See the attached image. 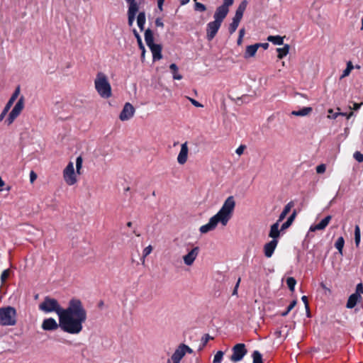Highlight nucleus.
Segmentation results:
<instances>
[{"label":"nucleus","mask_w":363,"mask_h":363,"mask_svg":"<svg viewBox=\"0 0 363 363\" xmlns=\"http://www.w3.org/2000/svg\"><path fill=\"white\" fill-rule=\"evenodd\" d=\"M233 354L230 357V359L233 362H238L241 361L245 355L247 353V350L245 347V345L243 343L236 344L232 348Z\"/></svg>","instance_id":"7"},{"label":"nucleus","mask_w":363,"mask_h":363,"mask_svg":"<svg viewBox=\"0 0 363 363\" xmlns=\"http://www.w3.org/2000/svg\"><path fill=\"white\" fill-rule=\"evenodd\" d=\"M296 216V212L294 211L292 214L288 218L287 220L284 222L281 226V230L287 229L294 222Z\"/></svg>","instance_id":"30"},{"label":"nucleus","mask_w":363,"mask_h":363,"mask_svg":"<svg viewBox=\"0 0 363 363\" xmlns=\"http://www.w3.org/2000/svg\"><path fill=\"white\" fill-rule=\"evenodd\" d=\"M189 100L191 101V103L196 107H203V105L201 104H200L199 101H197L196 100L194 99H191V98H188Z\"/></svg>","instance_id":"52"},{"label":"nucleus","mask_w":363,"mask_h":363,"mask_svg":"<svg viewBox=\"0 0 363 363\" xmlns=\"http://www.w3.org/2000/svg\"><path fill=\"white\" fill-rule=\"evenodd\" d=\"M94 86L101 98L108 99L112 96L111 86L107 76L104 72L97 73L94 79Z\"/></svg>","instance_id":"3"},{"label":"nucleus","mask_w":363,"mask_h":363,"mask_svg":"<svg viewBox=\"0 0 363 363\" xmlns=\"http://www.w3.org/2000/svg\"><path fill=\"white\" fill-rule=\"evenodd\" d=\"M353 157L358 162H363V155L359 151H356L353 154Z\"/></svg>","instance_id":"44"},{"label":"nucleus","mask_w":363,"mask_h":363,"mask_svg":"<svg viewBox=\"0 0 363 363\" xmlns=\"http://www.w3.org/2000/svg\"><path fill=\"white\" fill-rule=\"evenodd\" d=\"M180 4L184 6L187 4L189 2V0H179Z\"/></svg>","instance_id":"62"},{"label":"nucleus","mask_w":363,"mask_h":363,"mask_svg":"<svg viewBox=\"0 0 363 363\" xmlns=\"http://www.w3.org/2000/svg\"><path fill=\"white\" fill-rule=\"evenodd\" d=\"M228 12H229V9H226L219 6L216 9V10L214 13V15H213L214 21H216L220 23H222L223 20L227 16Z\"/></svg>","instance_id":"15"},{"label":"nucleus","mask_w":363,"mask_h":363,"mask_svg":"<svg viewBox=\"0 0 363 363\" xmlns=\"http://www.w3.org/2000/svg\"><path fill=\"white\" fill-rule=\"evenodd\" d=\"M63 178L65 182L69 186L74 185L77 182L72 162H69L63 170Z\"/></svg>","instance_id":"8"},{"label":"nucleus","mask_w":363,"mask_h":363,"mask_svg":"<svg viewBox=\"0 0 363 363\" xmlns=\"http://www.w3.org/2000/svg\"><path fill=\"white\" fill-rule=\"evenodd\" d=\"M240 281V279H239L238 280V281H237V284H236V285H235V288H234V290H233V295H235V294H237L238 288V286H239Z\"/></svg>","instance_id":"57"},{"label":"nucleus","mask_w":363,"mask_h":363,"mask_svg":"<svg viewBox=\"0 0 363 363\" xmlns=\"http://www.w3.org/2000/svg\"><path fill=\"white\" fill-rule=\"evenodd\" d=\"M234 0H223V4L220 6L229 9V7L233 4Z\"/></svg>","instance_id":"45"},{"label":"nucleus","mask_w":363,"mask_h":363,"mask_svg":"<svg viewBox=\"0 0 363 363\" xmlns=\"http://www.w3.org/2000/svg\"><path fill=\"white\" fill-rule=\"evenodd\" d=\"M245 149V145H240L235 150V152L238 155H241L243 153L244 150Z\"/></svg>","instance_id":"51"},{"label":"nucleus","mask_w":363,"mask_h":363,"mask_svg":"<svg viewBox=\"0 0 363 363\" xmlns=\"http://www.w3.org/2000/svg\"><path fill=\"white\" fill-rule=\"evenodd\" d=\"M332 219L331 216H327L325 218H323L319 223L315 225H312L310 227L309 230L311 232H315L316 230H324L327 225L329 224L330 221Z\"/></svg>","instance_id":"19"},{"label":"nucleus","mask_w":363,"mask_h":363,"mask_svg":"<svg viewBox=\"0 0 363 363\" xmlns=\"http://www.w3.org/2000/svg\"><path fill=\"white\" fill-rule=\"evenodd\" d=\"M279 222L277 221V223L272 225L270 231L269 233V236L272 238V240H277V238L280 235V230H279Z\"/></svg>","instance_id":"23"},{"label":"nucleus","mask_w":363,"mask_h":363,"mask_svg":"<svg viewBox=\"0 0 363 363\" xmlns=\"http://www.w3.org/2000/svg\"><path fill=\"white\" fill-rule=\"evenodd\" d=\"M244 35H245V29L242 28L239 31V37L243 38Z\"/></svg>","instance_id":"61"},{"label":"nucleus","mask_w":363,"mask_h":363,"mask_svg":"<svg viewBox=\"0 0 363 363\" xmlns=\"http://www.w3.org/2000/svg\"><path fill=\"white\" fill-rule=\"evenodd\" d=\"M355 293H358L359 295L363 293V285L362 283L357 284Z\"/></svg>","instance_id":"53"},{"label":"nucleus","mask_w":363,"mask_h":363,"mask_svg":"<svg viewBox=\"0 0 363 363\" xmlns=\"http://www.w3.org/2000/svg\"><path fill=\"white\" fill-rule=\"evenodd\" d=\"M289 49H290V46L288 44L284 45V46L283 48H277V52H278L277 57L279 59L284 58L289 53Z\"/></svg>","instance_id":"27"},{"label":"nucleus","mask_w":363,"mask_h":363,"mask_svg":"<svg viewBox=\"0 0 363 363\" xmlns=\"http://www.w3.org/2000/svg\"><path fill=\"white\" fill-rule=\"evenodd\" d=\"M82 162H83L82 157V156L77 157V160H76V169H77V173L79 174H81L80 170L82 167Z\"/></svg>","instance_id":"40"},{"label":"nucleus","mask_w":363,"mask_h":363,"mask_svg":"<svg viewBox=\"0 0 363 363\" xmlns=\"http://www.w3.org/2000/svg\"><path fill=\"white\" fill-rule=\"evenodd\" d=\"M5 184L4 182L3 181V179H1V177H0V191H2V189L1 187Z\"/></svg>","instance_id":"63"},{"label":"nucleus","mask_w":363,"mask_h":363,"mask_svg":"<svg viewBox=\"0 0 363 363\" xmlns=\"http://www.w3.org/2000/svg\"><path fill=\"white\" fill-rule=\"evenodd\" d=\"M137 41H138V46H139L140 49L142 50V57H143L145 56V46L142 42V39L137 40Z\"/></svg>","instance_id":"49"},{"label":"nucleus","mask_w":363,"mask_h":363,"mask_svg":"<svg viewBox=\"0 0 363 363\" xmlns=\"http://www.w3.org/2000/svg\"><path fill=\"white\" fill-rule=\"evenodd\" d=\"M194 10L195 11H201V12H203L206 10V7L204 4L200 3V2H198L196 0H194Z\"/></svg>","instance_id":"38"},{"label":"nucleus","mask_w":363,"mask_h":363,"mask_svg":"<svg viewBox=\"0 0 363 363\" xmlns=\"http://www.w3.org/2000/svg\"><path fill=\"white\" fill-rule=\"evenodd\" d=\"M36 179H37V174L33 171H31L30 173V182L33 183Z\"/></svg>","instance_id":"55"},{"label":"nucleus","mask_w":363,"mask_h":363,"mask_svg":"<svg viewBox=\"0 0 363 363\" xmlns=\"http://www.w3.org/2000/svg\"><path fill=\"white\" fill-rule=\"evenodd\" d=\"M169 68L172 71L174 79L180 80L182 79V75L178 73V67L176 64H171Z\"/></svg>","instance_id":"31"},{"label":"nucleus","mask_w":363,"mask_h":363,"mask_svg":"<svg viewBox=\"0 0 363 363\" xmlns=\"http://www.w3.org/2000/svg\"><path fill=\"white\" fill-rule=\"evenodd\" d=\"M360 237V228L359 225H356L354 229V242L357 247H358L359 245Z\"/></svg>","instance_id":"36"},{"label":"nucleus","mask_w":363,"mask_h":363,"mask_svg":"<svg viewBox=\"0 0 363 363\" xmlns=\"http://www.w3.org/2000/svg\"><path fill=\"white\" fill-rule=\"evenodd\" d=\"M188 146L187 143L185 142L184 143L182 144L181 145V150L177 157V162L180 164H184L187 161L188 157Z\"/></svg>","instance_id":"16"},{"label":"nucleus","mask_w":363,"mask_h":363,"mask_svg":"<svg viewBox=\"0 0 363 363\" xmlns=\"http://www.w3.org/2000/svg\"><path fill=\"white\" fill-rule=\"evenodd\" d=\"M247 1L243 0L240 2L236 9L235 14L233 18L232 23L230 24L228 30L230 34H233L237 30L239 23L243 16V13L247 8Z\"/></svg>","instance_id":"5"},{"label":"nucleus","mask_w":363,"mask_h":363,"mask_svg":"<svg viewBox=\"0 0 363 363\" xmlns=\"http://www.w3.org/2000/svg\"><path fill=\"white\" fill-rule=\"evenodd\" d=\"M278 244L277 240H272L270 242L266 243L264 246V255L269 258L272 256L277 245Z\"/></svg>","instance_id":"17"},{"label":"nucleus","mask_w":363,"mask_h":363,"mask_svg":"<svg viewBox=\"0 0 363 363\" xmlns=\"http://www.w3.org/2000/svg\"><path fill=\"white\" fill-rule=\"evenodd\" d=\"M353 69V65L351 62H348L347 64L346 69L343 71V73L341 76V78H344L350 74L352 69Z\"/></svg>","instance_id":"37"},{"label":"nucleus","mask_w":363,"mask_h":363,"mask_svg":"<svg viewBox=\"0 0 363 363\" xmlns=\"http://www.w3.org/2000/svg\"><path fill=\"white\" fill-rule=\"evenodd\" d=\"M235 207V201L234 196H228L218 213L209 219L208 223L200 227V233L205 234L213 230L218 223L225 226L233 216Z\"/></svg>","instance_id":"2"},{"label":"nucleus","mask_w":363,"mask_h":363,"mask_svg":"<svg viewBox=\"0 0 363 363\" xmlns=\"http://www.w3.org/2000/svg\"><path fill=\"white\" fill-rule=\"evenodd\" d=\"M296 301L294 300L287 307L286 310L281 313V315L284 317L286 316L295 307L296 305Z\"/></svg>","instance_id":"39"},{"label":"nucleus","mask_w":363,"mask_h":363,"mask_svg":"<svg viewBox=\"0 0 363 363\" xmlns=\"http://www.w3.org/2000/svg\"><path fill=\"white\" fill-rule=\"evenodd\" d=\"M199 251V247H194L186 255L183 256L184 263L186 266H191L198 257Z\"/></svg>","instance_id":"13"},{"label":"nucleus","mask_w":363,"mask_h":363,"mask_svg":"<svg viewBox=\"0 0 363 363\" xmlns=\"http://www.w3.org/2000/svg\"><path fill=\"white\" fill-rule=\"evenodd\" d=\"M59 325L54 318H49L43 321L41 327L44 330L50 331L57 329Z\"/></svg>","instance_id":"18"},{"label":"nucleus","mask_w":363,"mask_h":363,"mask_svg":"<svg viewBox=\"0 0 363 363\" xmlns=\"http://www.w3.org/2000/svg\"><path fill=\"white\" fill-rule=\"evenodd\" d=\"M186 353L192 354L193 350L188 345L182 343L175 350L170 359L173 363H180L181 360Z\"/></svg>","instance_id":"6"},{"label":"nucleus","mask_w":363,"mask_h":363,"mask_svg":"<svg viewBox=\"0 0 363 363\" xmlns=\"http://www.w3.org/2000/svg\"><path fill=\"white\" fill-rule=\"evenodd\" d=\"M361 299V296L358 293H354L349 296V298L347 302V308H354L357 303Z\"/></svg>","instance_id":"21"},{"label":"nucleus","mask_w":363,"mask_h":363,"mask_svg":"<svg viewBox=\"0 0 363 363\" xmlns=\"http://www.w3.org/2000/svg\"><path fill=\"white\" fill-rule=\"evenodd\" d=\"M127 16H128V24L130 27H131L134 23V21H135L137 15L127 12Z\"/></svg>","instance_id":"42"},{"label":"nucleus","mask_w":363,"mask_h":363,"mask_svg":"<svg viewBox=\"0 0 363 363\" xmlns=\"http://www.w3.org/2000/svg\"><path fill=\"white\" fill-rule=\"evenodd\" d=\"M311 107H303L298 111H293L291 114L296 116H305L308 115L312 111Z\"/></svg>","instance_id":"26"},{"label":"nucleus","mask_w":363,"mask_h":363,"mask_svg":"<svg viewBox=\"0 0 363 363\" xmlns=\"http://www.w3.org/2000/svg\"><path fill=\"white\" fill-rule=\"evenodd\" d=\"M345 245V240L343 237H340L337 239L335 247L338 250L340 255H342V249Z\"/></svg>","instance_id":"32"},{"label":"nucleus","mask_w":363,"mask_h":363,"mask_svg":"<svg viewBox=\"0 0 363 363\" xmlns=\"http://www.w3.org/2000/svg\"><path fill=\"white\" fill-rule=\"evenodd\" d=\"M145 43L147 46L155 44L153 33H152V31L150 28H147L145 31Z\"/></svg>","instance_id":"28"},{"label":"nucleus","mask_w":363,"mask_h":363,"mask_svg":"<svg viewBox=\"0 0 363 363\" xmlns=\"http://www.w3.org/2000/svg\"><path fill=\"white\" fill-rule=\"evenodd\" d=\"M39 309L46 313L55 312L59 316L60 327L69 334H79L86 320V311L79 299H72L69 306L62 309L56 299L45 296Z\"/></svg>","instance_id":"1"},{"label":"nucleus","mask_w":363,"mask_h":363,"mask_svg":"<svg viewBox=\"0 0 363 363\" xmlns=\"http://www.w3.org/2000/svg\"><path fill=\"white\" fill-rule=\"evenodd\" d=\"M145 22V12L144 11H140L137 16V24L141 31L144 30Z\"/></svg>","instance_id":"24"},{"label":"nucleus","mask_w":363,"mask_h":363,"mask_svg":"<svg viewBox=\"0 0 363 363\" xmlns=\"http://www.w3.org/2000/svg\"><path fill=\"white\" fill-rule=\"evenodd\" d=\"M296 284V281L294 277H288L286 279V284L291 291H294Z\"/></svg>","instance_id":"34"},{"label":"nucleus","mask_w":363,"mask_h":363,"mask_svg":"<svg viewBox=\"0 0 363 363\" xmlns=\"http://www.w3.org/2000/svg\"><path fill=\"white\" fill-rule=\"evenodd\" d=\"M135 111V108L131 104L125 103L119 115L120 120L122 121H128L134 116Z\"/></svg>","instance_id":"11"},{"label":"nucleus","mask_w":363,"mask_h":363,"mask_svg":"<svg viewBox=\"0 0 363 363\" xmlns=\"http://www.w3.org/2000/svg\"><path fill=\"white\" fill-rule=\"evenodd\" d=\"M16 310L12 306L0 308V325L13 326L16 324Z\"/></svg>","instance_id":"4"},{"label":"nucleus","mask_w":363,"mask_h":363,"mask_svg":"<svg viewBox=\"0 0 363 363\" xmlns=\"http://www.w3.org/2000/svg\"><path fill=\"white\" fill-rule=\"evenodd\" d=\"M294 201L289 202L284 208V210L280 213L278 219V222H281L286 216V215L290 212L292 207H294Z\"/></svg>","instance_id":"25"},{"label":"nucleus","mask_w":363,"mask_h":363,"mask_svg":"<svg viewBox=\"0 0 363 363\" xmlns=\"http://www.w3.org/2000/svg\"><path fill=\"white\" fill-rule=\"evenodd\" d=\"M20 93V87L18 86L13 94L11 95V98L8 101L7 104H6L5 107L4 108L1 113L0 114V121H2L4 118H5L6 115L8 113L9 111L10 110L11 107L13 104L14 101L16 100L17 97L18 96Z\"/></svg>","instance_id":"12"},{"label":"nucleus","mask_w":363,"mask_h":363,"mask_svg":"<svg viewBox=\"0 0 363 363\" xmlns=\"http://www.w3.org/2000/svg\"><path fill=\"white\" fill-rule=\"evenodd\" d=\"M284 38L280 35H269L267 40L272 43L274 45H281L284 43Z\"/></svg>","instance_id":"29"},{"label":"nucleus","mask_w":363,"mask_h":363,"mask_svg":"<svg viewBox=\"0 0 363 363\" xmlns=\"http://www.w3.org/2000/svg\"><path fill=\"white\" fill-rule=\"evenodd\" d=\"M23 107H24V98H23V96H21L18 99V101H17V103L16 104V105L14 106V107L10 112L9 117L6 120V123H7L8 125H10L11 123H13L14 120L21 113L22 110L23 109Z\"/></svg>","instance_id":"9"},{"label":"nucleus","mask_w":363,"mask_h":363,"mask_svg":"<svg viewBox=\"0 0 363 363\" xmlns=\"http://www.w3.org/2000/svg\"><path fill=\"white\" fill-rule=\"evenodd\" d=\"M242 38H241V37H239L238 36V40H237V43L238 45H240L242 43Z\"/></svg>","instance_id":"64"},{"label":"nucleus","mask_w":363,"mask_h":363,"mask_svg":"<svg viewBox=\"0 0 363 363\" xmlns=\"http://www.w3.org/2000/svg\"><path fill=\"white\" fill-rule=\"evenodd\" d=\"M252 357L253 359V363H263L262 356L259 351H257V350L254 351Z\"/></svg>","instance_id":"33"},{"label":"nucleus","mask_w":363,"mask_h":363,"mask_svg":"<svg viewBox=\"0 0 363 363\" xmlns=\"http://www.w3.org/2000/svg\"><path fill=\"white\" fill-rule=\"evenodd\" d=\"M258 48H259V45L257 44H254V45L247 46L245 52L244 53V57L245 59H248L250 57H254L255 55Z\"/></svg>","instance_id":"22"},{"label":"nucleus","mask_w":363,"mask_h":363,"mask_svg":"<svg viewBox=\"0 0 363 363\" xmlns=\"http://www.w3.org/2000/svg\"><path fill=\"white\" fill-rule=\"evenodd\" d=\"M133 34H134L135 37L136 38L137 40H139L141 39L140 35H139V33H138V31L135 29H133Z\"/></svg>","instance_id":"60"},{"label":"nucleus","mask_w":363,"mask_h":363,"mask_svg":"<svg viewBox=\"0 0 363 363\" xmlns=\"http://www.w3.org/2000/svg\"><path fill=\"white\" fill-rule=\"evenodd\" d=\"M258 45H259V48L262 47L263 48L264 50H267L269 47V43H257Z\"/></svg>","instance_id":"59"},{"label":"nucleus","mask_w":363,"mask_h":363,"mask_svg":"<svg viewBox=\"0 0 363 363\" xmlns=\"http://www.w3.org/2000/svg\"><path fill=\"white\" fill-rule=\"evenodd\" d=\"M220 23L216 21L209 22L206 26V38L208 40H212L217 34L220 26Z\"/></svg>","instance_id":"10"},{"label":"nucleus","mask_w":363,"mask_h":363,"mask_svg":"<svg viewBox=\"0 0 363 363\" xmlns=\"http://www.w3.org/2000/svg\"><path fill=\"white\" fill-rule=\"evenodd\" d=\"M211 337H210V335L208 334H206L204 335L202 338H201V343H202V347H204L208 341L211 339Z\"/></svg>","instance_id":"48"},{"label":"nucleus","mask_w":363,"mask_h":363,"mask_svg":"<svg viewBox=\"0 0 363 363\" xmlns=\"http://www.w3.org/2000/svg\"><path fill=\"white\" fill-rule=\"evenodd\" d=\"M152 54L153 61L160 60L162 58V46L160 44H152L148 46Z\"/></svg>","instance_id":"20"},{"label":"nucleus","mask_w":363,"mask_h":363,"mask_svg":"<svg viewBox=\"0 0 363 363\" xmlns=\"http://www.w3.org/2000/svg\"><path fill=\"white\" fill-rule=\"evenodd\" d=\"M125 2L128 4L127 12L137 15L140 12L141 5L144 4L145 0H128Z\"/></svg>","instance_id":"14"},{"label":"nucleus","mask_w":363,"mask_h":363,"mask_svg":"<svg viewBox=\"0 0 363 363\" xmlns=\"http://www.w3.org/2000/svg\"><path fill=\"white\" fill-rule=\"evenodd\" d=\"M328 113H333V115H329L328 116V118H332V119H335L337 117L338 115L346 116V113H333V109H329Z\"/></svg>","instance_id":"47"},{"label":"nucleus","mask_w":363,"mask_h":363,"mask_svg":"<svg viewBox=\"0 0 363 363\" xmlns=\"http://www.w3.org/2000/svg\"><path fill=\"white\" fill-rule=\"evenodd\" d=\"M152 251V247L151 245H148L147 247H146L143 251V257H142V261H143V263L145 262V258L148 256Z\"/></svg>","instance_id":"41"},{"label":"nucleus","mask_w":363,"mask_h":363,"mask_svg":"<svg viewBox=\"0 0 363 363\" xmlns=\"http://www.w3.org/2000/svg\"><path fill=\"white\" fill-rule=\"evenodd\" d=\"M164 2V0H157V6L160 11H162V6H163Z\"/></svg>","instance_id":"56"},{"label":"nucleus","mask_w":363,"mask_h":363,"mask_svg":"<svg viewBox=\"0 0 363 363\" xmlns=\"http://www.w3.org/2000/svg\"><path fill=\"white\" fill-rule=\"evenodd\" d=\"M155 25L157 27H162V28L164 27V23H163L162 19L160 18H156V20H155Z\"/></svg>","instance_id":"54"},{"label":"nucleus","mask_w":363,"mask_h":363,"mask_svg":"<svg viewBox=\"0 0 363 363\" xmlns=\"http://www.w3.org/2000/svg\"><path fill=\"white\" fill-rule=\"evenodd\" d=\"M10 274L9 269H5L2 272L1 274V281L2 283H4L6 280L8 279L9 276Z\"/></svg>","instance_id":"43"},{"label":"nucleus","mask_w":363,"mask_h":363,"mask_svg":"<svg viewBox=\"0 0 363 363\" xmlns=\"http://www.w3.org/2000/svg\"><path fill=\"white\" fill-rule=\"evenodd\" d=\"M326 166L325 164H319L316 167V172L318 174H323L325 172Z\"/></svg>","instance_id":"46"},{"label":"nucleus","mask_w":363,"mask_h":363,"mask_svg":"<svg viewBox=\"0 0 363 363\" xmlns=\"http://www.w3.org/2000/svg\"><path fill=\"white\" fill-rule=\"evenodd\" d=\"M224 356V352L223 351H218L214 355L213 360L212 363H221Z\"/></svg>","instance_id":"35"},{"label":"nucleus","mask_w":363,"mask_h":363,"mask_svg":"<svg viewBox=\"0 0 363 363\" xmlns=\"http://www.w3.org/2000/svg\"><path fill=\"white\" fill-rule=\"evenodd\" d=\"M362 105V103L358 104V103H354L353 104V109L355 111H357L360 108L361 106Z\"/></svg>","instance_id":"58"},{"label":"nucleus","mask_w":363,"mask_h":363,"mask_svg":"<svg viewBox=\"0 0 363 363\" xmlns=\"http://www.w3.org/2000/svg\"><path fill=\"white\" fill-rule=\"evenodd\" d=\"M301 300L304 303V305H305V308H306V310L308 313H309V306H308V298L307 296H303L301 297Z\"/></svg>","instance_id":"50"}]
</instances>
